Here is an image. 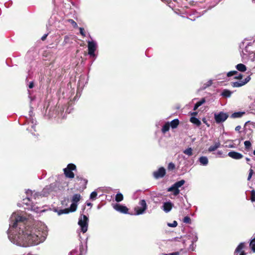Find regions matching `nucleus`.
<instances>
[{
    "mask_svg": "<svg viewBox=\"0 0 255 255\" xmlns=\"http://www.w3.org/2000/svg\"><path fill=\"white\" fill-rule=\"evenodd\" d=\"M164 255H179V253L178 252H174L168 254H164Z\"/></svg>",
    "mask_w": 255,
    "mask_h": 255,
    "instance_id": "8fccbe9b",
    "label": "nucleus"
},
{
    "mask_svg": "<svg viewBox=\"0 0 255 255\" xmlns=\"http://www.w3.org/2000/svg\"><path fill=\"white\" fill-rule=\"evenodd\" d=\"M67 21L70 23L74 28H76L78 27V25L77 23L72 19H69L67 20Z\"/></svg>",
    "mask_w": 255,
    "mask_h": 255,
    "instance_id": "f704fd0d",
    "label": "nucleus"
},
{
    "mask_svg": "<svg viewBox=\"0 0 255 255\" xmlns=\"http://www.w3.org/2000/svg\"><path fill=\"white\" fill-rule=\"evenodd\" d=\"M244 114V112H235L232 114L231 117L233 119L241 118Z\"/></svg>",
    "mask_w": 255,
    "mask_h": 255,
    "instance_id": "b1692460",
    "label": "nucleus"
},
{
    "mask_svg": "<svg viewBox=\"0 0 255 255\" xmlns=\"http://www.w3.org/2000/svg\"><path fill=\"white\" fill-rule=\"evenodd\" d=\"M170 125L169 123H166L165 124L162 128V131L163 133H165L166 132L168 131L169 129Z\"/></svg>",
    "mask_w": 255,
    "mask_h": 255,
    "instance_id": "cd10ccee",
    "label": "nucleus"
},
{
    "mask_svg": "<svg viewBox=\"0 0 255 255\" xmlns=\"http://www.w3.org/2000/svg\"><path fill=\"white\" fill-rule=\"evenodd\" d=\"M166 171L164 167H161L159 168L157 170L155 171L153 173V177L155 179H159L164 177L165 175Z\"/></svg>",
    "mask_w": 255,
    "mask_h": 255,
    "instance_id": "f8f14e48",
    "label": "nucleus"
},
{
    "mask_svg": "<svg viewBox=\"0 0 255 255\" xmlns=\"http://www.w3.org/2000/svg\"><path fill=\"white\" fill-rule=\"evenodd\" d=\"M113 208L115 210L122 213L127 214L128 211V209L126 206L118 203L114 205Z\"/></svg>",
    "mask_w": 255,
    "mask_h": 255,
    "instance_id": "ddd939ff",
    "label": "nucleus"
},
{
    "mask_svg": "<svg viewBox=\"0 0 255 255\" xmlns=\"http://www.w3.org/2000/svg\"><path fill=\"white\" fill-rule=\"evenodd\" d=\"M8 237L17 246L26 247L43 242L47 236V228L42 223L35 227L29 226L28 221L22 212L13 213L10 218Z\"/></svg>",
    "mask_w": 255,
    "mask_h": 255,
    "instance_id": "f257e3e1",
    "label": "nucleus"
},
{
    "mask_svg": "<svg viewBox=\"0 0 255 255\" xmlns=\"http://www.w3.org/2000/svg\"><path fill=\"white\" fill-rule=\"evenodd\" d=\"M221 144L220 142H215L214 145L210 146L208 148V151L209 152H212L215 151L217 148L220 147Z\"/></svg>",
    "mask_w": 255,
    "mask_h": 255,
    "instance_id": "412c9836",
    "label": "nucleus"
},
{
    "mask_svg": "<svg viewBox=\"0 0 255 255\" xmlns=\"http://www.w3.org/2000/svg\"><path fill=\"white\" fill-rule=\"evenodd\" d=\"M55 184L52 183L49 185L46 186L42 191V196H47L50 193L53 191L55 188Z\"/></svg>",
    "mask_w": 255,
    "mask_h": 255,
    "instance_id": "9b49d317",
    "label": "nucleus"
},
{
    "mask_svg": "<svg viewBox=\"0 0 255 255\" xmlns=\"http://www.w3.org/2000/svg\"><path fill=\"white\" fill-rule=\"evenodd\" d=\"M79 250H80V255H85L87 252V246L86 245L85 247H84L82 243L80 244L79 246Z\"/></svg>",
    "mask_w": 255,
    "mask_h": 255,
    "instance_id": "6ab92c4d",
    "label": "nucleus"
},
{
    "mask_svg": "<svg viewBox=\"0 0 255 255\" xmlns=\"http://www.w3.org/2000/svg\"><path fill=\"white\" fill-rule=\"evenodd\" d=\"M212 84V80H209L206 83L203 84V86L202 87V89L204 90L207 88V87L210 86Z\"/></svg>",
    "mask_w": 255,
    "mask_h": 255,
    "instance_id": "2f4dec72",
    "label": "nucleus"
},
{
    "mask_svg": "<svg viewBox=\"0 0 255 255\" xmlns=\"http://www.w3.org/2000/svg\"><path fill=\"white\" fill-rule=\"evenodd\" d=\"M233 75H236L235 77L236 79H241L243 78V75L241 74H239L238 72L236 71H230L227 73L228 77H231Z\"/></svg>",
    "mask_w": 255,
    "mask_h": 255,
    "instance_id": "f3484780",
    "label": "nucleus"
},
{
    "mask_svg": "<svg viewBox=\"0 0 255 255\" xmlns=\"http://www.w3.org/2000/svg\"><path fill=\"white\" fill-rule=\"evenodd\" d=\"M228 155L235 159H240L243 157L241 153L234 151L229 152Z\"/></svg>",
    "mask_w": 255,
    "mask_h": 255,
    "instance_id": "dca6fc26",
    "label": "nucleus"
},
{
    "mask_svg": "<svg viewBox=\"0 0 255 255\" xmlns=\"http://www.w3.org/2000/svg\"><path fill=\"white\" fill-rule=\"evenodd\" d=\"M199 107V106L197 105V104L196 103V104L195 105L194 107V109H193V110H194V111H195V110H197Z\"/></svg>",
    "mask_w": 255,
    "mask_h": 255,
    "instance_id": "5fc2aeb1",
    "label": "nucleus"
},
{
    "mask_svg": "<svg viewBox=\"0 0 255 255\" xmlns=\"http://www.w3.org/2000/svg\"><path fill=\"white\" fill-rule=\"evenodd\" d=\"M81 199V195L79 194H74L72 198V202L70 206V211L71 212H74L76 210L77 208V203Z\"/></svg>",
    "mask_w": 255,
    "mask_h": 255,
    "instance_id": "1a4fd4ad",
    "label": "nucleus"
},
{
    "mask_svg": "<svg viewBox=\"0 0 255 255\" xmlns=\"http://www.w3.org/2000/svg\"><path fill=\"white\" fill-rule=\"evenodd\" d=\"M246 160H247V161H249L250 160V159L249 158H246Z\"/></svg>",
    "mask_w": 255,
    "mask_h": 255,
    "instance_id": "0e129e2a",
    "label": "nucleus"
},
{
    "mask_svg": "<svg viewBox=\"0 0 255 255\" xmlns=\"http://www.w3.org/2000/svg\"><path fill=\"white\" fill-rule=\"evenodd\" d=\"M241 129V127L240 126H238L236 127L235 130L236 131L240 132V129Z\"/></svg>",
    "mask_w": 255,
    "mask_h": 255,
    "instance_id": "603ef678",
    "label": "nucleus"
},
{
    "mask_svg": "<svg viewBox=\"0 0 255 255\" xmlns=\"http://www.w3.org/2000/svg\"><path fill=\"white\" fill-rule=\"evenodd\" d=\"M168 226L170 227H176L177 226V222L174 221L172 223H168Z\"/></svg>",
    "mask_w": 255,
    "mask_h": 255,
    "instance_id": "37998d69",
    "label": "nucleus"
},
{
    "mask_svg": "<svg viewBox=\"0 0 255 255\" xmlns=\"http://www.w3.org/2000/svg\"><path fill=\"white\" fill-rule=\"evenodd\" d=\"M78 225L80 226L81 231L83 233H86L88 230V218L86 215L81 216L78 221Z\"/></svg>",
    "mask_w": 255,
    "mask_h": 255,
    "instance_id": "39448f33",
    "label": "nucleus"
},
{
    "mask_svg": "<svg viewBox=\"0 0 255 255\" xmlns=\"http://www.w3.org/2000/svg\"><path fill=\"white\" fill-rule=\"evenodd\" d=\"M251 200L252 202L255 201V190H253L251 191Z\"/></svg>",
    "mask_w": 255,
    "mask_h": 255,
    "instance_id": "58836bf2",
    "label": "nucleus"
},
{
    "mask_svg": "<svg viewBox=\"0 0 255 255\" xmlns=\"http://www.w3.org/2000/svg\"><path fill=\"white\" fill-rule=\"evenodd\" d=\"M84 182H85V184H86V183H87V180H86V179H84Z\"/></svg>",
    "mask_w": 255,
    "mask_h": 255,
    "instance_id": "e2e57ef3",
    "label": "nucleus"
},
{
    "mask_svg": "<svg viewBox=\"0 0 255 255\" xmlns=\"http://www.w3.org/2000/svg\"><path fill=\"white\" fill-rule=\"evenodd\" d=\"M138 204L139 206H137L134 208V211H135V215H136L144 214L147 208L146 201L144 199L140 200Z\"/></svg>",
    "mask_w": 255,
    "mask_h": 255,
    "instance_id": "7ed1b4c3",
    "label": "nucleus"
},
{
    "mask_svg": "<svg viewBox=\"0 0 255 255\" xmlns=\"http://www.w3.org/2000/svg\"><path fill=\"white\" fill-rule=\"evenodd\" d=\"M245 247V243H241L236 249L234 255H246V253L243 250Z\"/></svg>",
    "mask_w": 255,
    "mask_h": 255,
    "instance_id": "4468645a",
    "label": "nucleus"
},
{
    "mask_svg": "<svg viewBox=\"0 0 255 255\" xmlns=\"http://www.w3.org/2000/svg\"><path fill=\"white\" fill-rule=\"evenodd\" d=\"M97 196V193L96 191L92 192L90 194V199L91 200H95Z\"/></svg>",
    "mask_w": 255,
    "mask_h": 255,
    "instance_id": "4c0bfd02",
    "label": "nucleus"
},
{
    "mask_svg": "<svg viewBox=\"0 0 255 255\" xmlns=\"http://www.w3.org/2000/svg\"><path fill=\"white\" fill-rule=\"evenodd\" d=\"M34 86L33 83L30 82L28 85V87L30 89L32 88Z\"/></svg>",
    "mask_w": 255,
    "mask_h": 255,
    "instance_id": "864d4df0",
    "label": "nucleus"
},
{
    "mask_svg": "<svg viewBox=\"0 0 255 255\" xmlns=\"http://www.w3.org/2000/svg\"><path fill=\"white\" fill-rule=\"evenodd\" d=\"M190 122L197 126H199L201 124L200 121L195 117H191Z\"/></svg>",
    "mask_w": 255,
    "mask_h": 255,
    "instance_id": "a878e982",
    "label": "nucleus"
},
{
    "mask_svg": "<svg viewBox=\"0 0 255 255\" xmlns=\"http://www.w3.org/2000/svg\"><path fill=\"white\" fill-rule=\"evenodd\" d=\"M229 147L233 148L234 147V146L233 144H230L228 146Z\"/></svg>",
    "mask_w": 255,
    "mask_h": 255,
    "instance_id": "052dcab7",
    "label": "nucleus"
},
{
    "mask_svg": "<svg viewBox=\"0 0 255 255\" xmlns=\"http://www.w3.org/2000/svg\"><path fill=\"white\" fill-rule=\"evenodd\" d=\"M241 55L242 58V61L244 62H247L248 60L250 59L252 61L255 60V51H250L248 50L247 46L243 50Z\"/></svg>",
    "mask_w": 255,
    "mask_h": 255,
    "instance_id": "f03ea898",
    "label": "nucleus"
},
{
    "mask_svg": "<svg viewBox=\"0 0 255 255\" xmlns=\"http://www.w3.org/2000/svg\"><path fill=\"white\" fill-rule=\"evenodd\" d=\"M254 239H255V237H254Z\"/></svg>",
    "mask_w": 255,
    "mask_h": 255,
    "instance_id": "774afa93",
    "label": "nucleus"
},
{
    "mask_svg": "<svg viewBox=\"0 0 255 255\" xmlns=\"http://www.w3.org/2000/svg\"><path fill=\"white\" fill-rule=\"evenodd\" d=\"M78 250L75 249H74L72 251H71L69 253V255H76L77 254H78Z\"/></svg>",
    "mask_w": 255,
    "mask_h": 255,
    "instance_id": "c03bdc74",
    "label": "nucleus"
},
{
    "mask_svg": "<svg viewBox=\"0 0 255 255\" xmlns=\"http://www.w3.org/2000/svg\"><path fill=\"white\" fill-rule=\"evenodd\" d=\"M232 94V92L227 89H225L222 92L221 95L225 97H230Z\"/></svg>",
    "mask_w": 255,
    "mask_h": 255,
    "instance_id": "bb28decb",
    "label": "nucleus"
},
{
    "mask_svg": "<svg viewBox=\"0 0 255 255\" xmlns=\"http://www.w3.org/2000/svg\"><path fill=\"white\" fill-rule=\"evenodd\" d=\"M253 173H254V171L252 168H251L249 170V175L248 177V180H250V179H251V178L252 177Z\"/></svg>",
    "mask_w": 255,
    "mask_h": 255,
    "instance_id": "79ce46f5",
    "label": "nucleus"
},
{
    "mask_svg": "<svg viewBox=\"0 0 255 255\" xmlns=\"http://www.w3.org/2000/svg\"><path fill=\"white\" fill-rule=\"evenodd\" d=\"M31 210L35 212L36 213L43 212V210H40V209L39 207H36L34 205L31 207Z\"/></svg>",
    "mask_w": 255,
    "mask_h": 255,
    "instance_id": "c9c22d12",
    "label": "nucleus"
},
{
    "mask_svg": "<svg viewBox=\"0 0 255 255\" xmlns=\"http://www.w3.org/2000/svg\"><path fill=\"white\" fill-rule=\"evenodd\" d=\"M31 124H32L31 128H33L34 131H35V127L36 123H34V121L33 120H32L31 121Z\"/></svg>",
    "mask_w": 255,
    "mask_h": 255,
    "instance_id": "de8ad7c7",
    "label": "nucleus"
},
{
    "mask_svg": "<svg viewBox=\"0 0 255 255\" xmlns=\"http://www.w3.org/2000/svg\"><path fill=\"white\" fill-rule=\"evenodd\" d=\"M192 235H193V240L192 241V245H193L194 243L197 242V241L198 240V237H197L196 233L192 234Z\"/></svg>",
    "mask_w": 255,
    "mask_h": 255,
    "instance_id": "a19ab883",
    "label": "nucleus"
},
{
    "mask_svg": "<svg viewBox=\"0 0 255 255\" xmlns=\"http://www.w3.org/2000/svg\"><path fill=\"white\" fill-rule=\"evenodd\" d=\"M26 194L27 195L26 199H23V203L25 204H29L27 201H30L32 198H34L36 199V198H38L39 197H43L42 192L41 193L39 192H33L30 190H27L26 191Z\"/></svg>",
    "mask_w": 255,
    "mask_h": 255,
    "instance_id": "20e7f679",
    "label": "nucleus"
},
{
    "mask_svg": "<svg viewBox=\"0 0 255 255\" xmlns=\"http://www.w3.org/2000/svg\"><path fill=\"white\" fill-rule=\"evenodd\" d=\"M250 248H251L252 250L255 252V239H252V240L251 241L250 244Z\"/></svg>",
    "mask_w": 255,
    "mask_h": 255,
    "instance_id": "473e14b6",
    "label": "nucleus"
},
{
    "mask_svg": "<svg viewBox=\"0 0 255 255\" xmlns=\"http://www.w3.org/2000/svg\"><path fill=\"white\" fill-rule=\"evenodd\" d=\"M201 165L206 166L208 164V159L206 156H201L199 158Z\"/></svg>",
    "mask_w": 255,
    "mask_h": 255,
    "instance_id": "aec40b11",
    "label": "nucleus"
},
{
    "mask_svg": "<svg viewBox=\"0 0 255 255\" xmlns=\"http://www.w3.org/2000/svg\"><path fill=\"white\" fill-rule=\"evenodd\" d=\"M217 153L218 155H221L222 154V152L221 151H218Z\"/></svg>",
    "mask_w": 255,
    "mask_h": 255,
    "instance_id": "13d9d810",
    "label": "nucleus"
},
{
    "mask_svg": "<svg viewBox=\"0 0 255 255\" xmlns=\"http://www.w3.org/2000/svg\"><path fill=\"white\" fill-rule=\"evenodd\" d=\"M203 122H204V123H205L206 125H207L208 127H209V125H208L206 121L205 120V119L203 120Z\"/></svg>",
    "mask_w": 255,
    "mask_h": 255,
    "instance_id": "4d7b16f0",
    "label": "nucleus"
},
{
    "mask_svg": "<svg viewBox=\"0 0 255 255\" xmlns=\"http://www.w3.org/2000/svg\"><path fill=\"white\" fill-rule=\"evenodd\" d=\"M250 75H249L247 76L244 80H240L237 82H234L231 83V85L233 87H242L245 84H246L247 83H248L250 80H251V77Z\"/></svg>",
    "mask_w": 255,
    "mask_h": 255,
    "instance_id": "9d476101",
    "label": "nucleus"
},
{
    "mask_svg": "<svg viewBox=\"0 0 255 255\" xmlns=\"http://www.w3.org/2000/svg\"><path fill=\"white\" fill-rule=\"evenodd\" d=\"M173 206V204L171 202L168 201L164 202L162 206L163 210L166 212L168 213L170 212Z\"/></svg>",
    "mask_w": 255,
    "mask_h": 255,
    "instance_id": "2eb2a0df",
    "label": "nucleus"
},
{
    "mask_svg": "<svg viewBox=\"0 0 255 255\" xmlns=\"http://www.w3.org/2000/svg\"><path fill=\"white\" fill-rule=\"evenodd\" d=\"M68 38H68V36H65L64 37V42H65V43H66V42H67V40H68Z\"/></svg>",
    "mask_w": 255,
    "mask_h": 255,
    "instance_id": "6e6d98bb",
    "label": "nucleus"
},
{
    "mask_svg": "<svg viewBox=\"0 0 255 255\" xmlns=\"http://www.w3.org/2000/svg\"><path fill=\"white\" fill-rule=\"evenodd\" d=\"M138 192V191H136L132 195V198L133 199H136L137 198V195H136V194Z\"/></svg>",
    "mask_w": 255,
    "mask_h": 255,
    "instance_id": "09e8293b",
    "label": "nucleus"
},
{
    "mask_svg": "<svg viewBox=\"0 0 255 255\" xmlns=\"http://www.w3.org/2000/svg\"><path fill=\"white\" fill-rule=\"evenodd\" d=\"M185 181L184 180H181L179 181L175 182L172 186L175 187L176 189H179L180 187H181L182 185H183L185 183Z\"/></svg>",
    "mask_w": 255,
    "mask_h": 255,
    "instance_id": "5701e85b",
    "label": "nucleus"
},
{
    "mask_svg": "<svg viewBox=\"0 0 255 255\" xmlns=\"http://www.w3.org/2000/svg\"><path fill=\"white\" fill-rule=\"evenodd\" d=\"M244 145L247 150H249L252 146L251 142L249 140L245 141L244 142Z\"/></svg>",
    "mask_w": 255,
    "mask_h": 255,
    "instance_id": "72a5a7b5",
    "label": "nucleus"
},
{
    "mask_svg": "<svg viewBox=\"0 0 255 255\" xmlns=\"http://www.w3.org/2000/svg\"><path fill=\"white\" fill-rule=\"evenodd\" d=\"M183 222L186 224H190L191 223L190 218L188 216H186L183 219Z\"/></svg>",
    "mask_w": 255,
    "mask_h": 255,
    "instance_id": "ea45409f",
    "label": "nucleus"
},
{
    "mask_svg": "<svg viewBox=\"0 0 255 255\" xmlns=\"http://www.w3.org/2000/svg\"><path fill=\"white\" fill-rule=\"evenodd\" d=\"M88 54L91 57L95 56V52L97 47V44L95 41H88Z\"/></svg>",
    "mask_w": 255,
    "mask_h": 255,
    "instance_id": "6e6552de",
    "label": "nucleus"
},
{
    "mask_svg": "<svg viewBox=\"0 0 255 255\" xmlns=\"http://www.w3.org/2000/svg\"><path fill=\"white\" fill-rule=\"evenodd\" d=\"M48 34V33H47V34H44V35L42 36V37H41V40H42V41L45 40L46 39V37H47V36Z\"/></svg>",
    "mask_w": 255,
    "mask_h": 255,
    "instance_id": "3c124183",
    "label": "nucleus"
},
{
    "mask_svg": "<svg viewBox=\"0 0 255 255\" xmlns=\"http://www.w3.org/2000/svg\"><path fill=\"white\" fill-rule=\"evenodd\" d=\"M205 102L204 98L202 99L200 101L197 103V105L200 107Z\"/></svg>",
    "mask_w": 255,
    "mask_h": 255,
    "instance_id": "49530a36",
    "label": "nucleus"
},
{
    "mask_svg": "<svg viewBox=\"0 0 255 255\" xmlns=\"http://www.w3.org/2000/svg\"><path fill=\"white\" fill-rule=\"evenodd\" d=\"M124 199L123 195L122 193H119L117 194L116 197H115V200L117 202H119L122 201Z\"/></svg>",
    "mask_w": 255,
    "mask_h": 255,
    "instance_id": "c85d7f7f",
    "label": "nucleus"
},
{
    "mask_svg": "<svg viewBox=\"0 0 255 255\" xmlns=\"http://www.w3.org/2000/svg\"><path fill=\"white\" fill-rule=\"evenodd\" d=\"M175 168V164L172 162H170L168 165V169L169 170H173Z\"/></svg>",
    "mask_w": 255,
    "mask_h": 255,
    "instance_id": "e433bc0d",
    "label": "nucleus"
},
{
    "mask_svg": "<svg viewBox=\"0 0 255 255\" xmlns=\"http://www.w3.org/2000/svg\"><path fill=\"white\" fill-rule=\"evenodd\" d=\"M76 178L78 180H81L82 178L80 177L79 176H77Z\"/></svg>",
    "mask_w": 255,
    "mask_h": 255,
    "instance_id": "680f3d73",
    "label": "nucleus"
},
{
    "mask_svg": "<svg viewBox=\"0 0 255 255\" xmlns=\"http://www.w3.org/2000/svg\"><path fill=\"white\" fill-rule=\"evenodd\" d=\"M236 69L240 72H245L247 70V67L243 64H238L236 66Z\"/></svg>",
    "mask_w": 255,
    "mask_h": 255,
    "instance_id": "4be33fe9",
    "label": "nucleus"
},
{
    "mask_svg": "<svg viewBox=\"0 0 255 255\" xmlns=\"http://www.w3.org/2000/svg\"><path fill=\"white\" fill-rule=\"evenodd\" d=\"M50 117H54V115H50Z\"/></svg>",
    "mask_w": 255,
    "mask_h": 255,
    "instance_id": "69168bd1",
    "label": "nucleus"
},
{
    "mask_svg": "<svg viewBox=\"0 0 255 255\" xmlns=\"http://www.w3.org/2000/svg\"><path fill=\"white\" fill-rule=\"evenodd\" d=\"M76 169V165L72 163H70L67 165V167L64 169V174L66 177L69 178H73L74 177V174L72 172L73 170Z\"/></svg>",
    "mask_w": 255,
    "mask_h": 255,
    "instance_id": "0eeeda50",
    "label": "nucleus"
},
{
    "mask_svg": "<svg viewBox=\"0 0 255 255\" xmlns=\"http://www.w3.org/2000/svg\"><path fill=\"white\" fill-rule=\"evenodd\" d=\"M183 153L188 156H191L193 154L192 149L191 147H188L183 151Z\"/></svg>",
    "mask_w": 255,
    "mask_h": 255,
    "instance_id": "7c9ffc66",
    "label": "nucleus"
},
{
    "mask_svg": "<svg viewBox=\"0 0 255 255\" xmlns=\"http://www.w3.org/2000/svg\"><path fill=\"white\" fill-rule=\"evenodd\" d=\"M167 191L172 192L173 195L175 196H177L180 192L179 189H176L172 186L167 189Z\"/></svg>",
    "mask_w": 255,
    "mask_h": 255,
    "instance_id": "a211bd4d",
    "label": "nucleus"
},
{
    "mask_svg": "<svg viewBox=\"0 0 255 255\" xmlns=\"http://www.w3.org/2000/svg\"><path fill=\"white\" fill-rule=\"evenodd\" d=\"M179 120L177 119H176L172 120L170 122V124H169V125L172 128H175L177 127L178 125H179Z\"/></svg>",
    "mask_w": 255,
    "mask_h": 255,
    "instance_id": "393cba45",
    "label": "nucleus"
},
{
    "mask_svg": "<svg viewBox=\"0 0 255 255\" xmlns=\"http://www.w3.org/2000/svg\"><path fill=\"white\" fill-rule=\"evenodd\" d=\"M87 205L88 206H91L92 205V204L91 203H87Z\"/></svg>",
    "mask_w": 255,
    "mask_h": 255,
    "instance_id": "bf43d9fd",
    "label": "nucleus"
},
{
    "mask_svg": "<svg viewBox=\"0 0 255 255\" xmlns=\"http://www.w3.org/2000/svg\"><path fill=\"white\" fill-rule=\"evenodd\" d=\"M69 212H71L70 211V208L60 210L58 211V215H60L63 214H68Z\"/></svg>",
    "mask_w": 255,
    "mask_h": 255,
    "instance_id": "c756f323",
    "label": "nucleus"
},
{
    "mask_svg": "<svg viewBox=\"0 0 255 255\" xmlns=\"http://www.w3.org/2000/svg\"><path fill=\"white\" fill-rule=\"evenodd\" d=\"M254 154L255 155V150L254 151Z\"/></svg>",
    "mask_w": 255,
    "mask_h": 255,
    "instance_id": "338daca9",
    "label": "nucleus"
},
{
    "mask_svg": "<svg viewBox=\"0 0 255 255\" xmlns=\"http://www.w3.org/2000/svg\"><path fill=\"white\" fill-rule=\"evenodd\" d=\"M79 30H80V34L83 36V37H85L86 36V34H85V31H84V29L82 27H80L79 28Z\"/></svg>",
    "mask_w": 255,
    "mask_h": 255,
    "instance_id": "a18cd8bd",
    "label": "nucleus"
},
{
    "mask_svg": "<svg viewBox=\"0 0 255 255\" xmlns=\"http://www.w3.org/2000/svg\"><path fill=\"white\" fill-rule=\"evenodd\" d=\"M229 117L227 113L220 112L214 114V119L217 124H220L224 122Z\"/></svg>",
    "mask_w": 255,
    "mask_h": 255,
    "instance_id": "423d86ee",
    "label": "nucleus"
}]
</instances>
